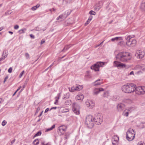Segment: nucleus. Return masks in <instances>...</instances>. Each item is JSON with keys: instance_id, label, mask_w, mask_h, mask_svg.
Listing matches in <instances>:
<instances>
[{"instance_id": "obj_1", "label": "nucleus", "mask_w": 145, "mask_h": 145, "mask_svg": "<svg viewBox=\"0 0 145 145\" xmlns=\"http://www.w3.org/2000/svg\"><path fill=\"white\" fill-rule=\"evenodd\" d=\"M103 121V117L100 114H98L93 117L91 115L88 116L86 119V123L89 128H92L94 125V123L97 125L101 124Z\"/></svg>"}, {"instance_id": "obj_2", "label": "nucleus", "mask_w": 145, "mask_h": 145, "mask_svg": "<svg viewBox=\"0 0 145 145\" xmlns=\"http://www.w3.org/2000/svg\"><path fill=\"white\" fill-rule=\"evenodd\" d=\"M116 59L123 62L127 61L131 58L130 54L128 52H121L116 56Z\"/></svg>"}, {"instance_id": "obj_3", "label": "nucleus", "mask_w": 145, "mask_h": 145, "mask_svg": "<svg viewBox=\"0 0 145 145\" xmlns=\"http://www.w3.org/2000/svg\"><path fill=\"white\" fill-rule=\"evenodd\" d=\"M135 85L133 83L127 84V85H124L122 86L121 89L123 91L126 93L133 92L135 90Z\"/></svg>"}, {"instance_id": "obj_4", "label": "nucleus", "mask_w": 145, "mask_h": 145, "mask_svg": "<svg viewBox=\"0 0 145 145\" xmlns=\"http://www.w3.org/2000/svg\"><path fill=\"white\" fill-rule=\"evenodd\" d=\"M135 131L133 129L129 128L126 133V138L129 141L132 140L134 139L135 135Z\"/></svg>"}, {"instance_id": "obj_5", "label": "nucleus", "mask_w": 145, "mask_h": 145, "mask_svg": "<svg viewBox=\"0 0 145 145\" xmlns=\"http://www.w3.org/2000/svg\"><path fill=\"white\" fill-rule=\"evenodd\" d=\"M133 37L129 35L127 38H125L127 41L126 42V45L129 46H133L135 45L137 41L136 40L133 39L131 41V39Z\"/></svg>"}, {"instance_id": "obj_6", "label": "nucleus", "mask_w": 145, "mask_h": 145, "mask_svg": "<svg viewBox=\"0 0 145 145\" xmlns=\"http://www.w3.org/2000/svg\"><path fill=\"white\" fill-rule=\"evenodd\" d=\"M105 63L102 62H98L91 67V69L95 71H99V68L103 66Z\"/></svg>"}, {"instance_id": "obj_7", "label": "nucleus", "mask_w": 145, "mask_h": 145, "mask_svg": "<svg viewBox=\"0 0 145 145\" xmlns=\"http://www.w3.org/2000/svg\"><path fill=\"white\" fill-rule=\"evenodd\" d=\"M72 110L73 112L76 115H78L80 113V106L76 103H74L72 105Z\"/></svg>"}, {"instance_id": "obj_8", "label": "nucleus", "mask_w": 145, "mask_h": 145, "mask_svg": "<svg viewBox=\"0 0 145 145\" xmlns=\"http://www.w3.org/2000/svg\"><path fill=\"white\" fill-rule=\"evenodd\" d=\"M134 91L136 94L138 95L144 94L145 93V87H135Z\"/></svg>"}, {"instance_id": "obj_9", "label": "nucleus", "mask_w": 145, "mask_h": 145, "mask_svg": "<svg viewBox=\"0 0 145 145\" xmlns=\"http://www.w3.org/2000/svg\"><path fill=\"white\" fill-rule=\"evenodd\" d=\"M144 52L143 51L140 50H138L136 51L135 53V56L138 58L142 59L144 56Z\"/></svg>"}, {"instance_id": "obj_10", "label": "nucleus", "mask_w": 145, "mask_h": 145, "mask_svg": "<svg viewBox=\"0 0 145 145\" xmlns=\"http://www.w3.org/2000/svg\"><path fill=\"white\" fill-rule=\"evenodd\" d=\"M83 88V86L78 85L76 86L72 87L71 88H69V89L70 91L73 92L75 91H79L81 90Z\"/></svg>"}, {"instance_id": "obj_11", "label": "nucleus", "mask_w": 145, "mask_h": 145, "mask_svg": "<svg viewBox=\"0 0 145 145\" xmlns=\"http://www.w3.org/2000/svg\"><path fill=\"white\" fill-rule=\"evenodd\" d=\"M58 134L60 135H63L66 130V127L63 125L60 126L58 128Z\"/></svg>"}, {"instance_id": "obj_12", "label": "nucleus", "mask_w": 145, "mask_h": 145, "mask_svg": "<svg viewBox=\"0 0 145 145\" xmlns=\"http://www.w3.org/2000/svg\"><path fill=\"white\" fill-rule=\"evenodd\" d=\"M86 106L89 108H92L95 106L94 102L91 100H87L86 102Z\"/></svg>"}, {"instance_id": "obj_13", "label": "nucleus", "mask_w": 145, "mask_h": 145, "mask_svg": "<svg viewBox=\"0 0 145 145\" xmlns=\"http://www.w3.org/2000/svg\"><path fill=\"white\" fill-rule=\"evenodd\" d=\"M114 66L115 67H120L121 68H125L126 65L125 64L121 63L117 61H114Z\"/></svg>"}, {"instance_id": "obj_14", "label": "nucleus", "mask_w": 145, "mask_h": 145, "mask_svg": "<svg viewBox=\"0 0 145 145\" xmlns=\"http://www.w3.org/2000/svg\"><path fill=\"white\" fill-rule=\"evenodd\" d=\"M117 109L119 111L121 112L123 110L125 107V105L123 103L118 104L116 106Z\"/></svg>"}, {"instance_id": "obj_15", "label": "nucleus", "mask_w": 145, "mask_h": 145, "mask_svg": "<svg viewBox=\"0 0 145 145\" xmlns=\"http://www.w3.org/2000/svg\"><path fill=\"white\" fill-rule=\"evenodd\" d=\"M112 143L113 145H116L118 144L119 140V137L117 136H114L112 138Z\"/></svg>"}, {"instance_id": "obj_16", "label": "nucleus", "mask_w": 145, "mask_h": 145, "mask_svg": "<svg viewBox=\"0 0 145 145\" xmlns=\"http://www.w3.org/2000/svg\"><path fill=\"white\" fill-rule=\"evenodd\" d=\"M104 89L102 88H95L93 90V93L94 95H97L101 91H103Z\"/></svg>"}, {"instance_id": "obj_17", "label": "nucleus", "mask_w": 145, "mask_h": 145, "mask_svg": "<svg viewBox=\"0 0 145 145\" xmlns=\"http://www.w3.org/2000/svg\"><path fill=\"white\" fill-rule=\"evenodd\" d=\"M103 80L102 79H99L96 80L93 83V84L94 86H95L100 85L103 84Z\"/></svg>"}, {"instance_id": "obj_18", "label": "nucleus", "mask_w": 145, "mask_h": 145, "mask_svg": "<svg viewBox=\"0 0 145 145\" xmlns=\"http://www.w3.org/2000/svg\"><path fill=\"white\" fill-rule=\"evenodd\" d=\"M84 98V96L82 94H80L77 95L76 97V99L77 100H78L79 102H82Z\"/></svg>"}, {"instance_id": "obj_19", "label": "nucleus", "mask_w": 145, "mask_h": 145, "mask_svg": "<svg viewBox=\"0 0 145 145\" xmlns=\"http://www.w3.org/2000/svg\"><path fill=\"white\" fill-rule=\"evenodd\" d=\"M122 38L121 37H116L111 39V40L112 42H114L115 41L122 40Z\"/></svg>"}, {"instance_id": "obj_20", "label": "nucleus", "mask_w": 145, "mask_h": 145, "mask_svg": "<svg viewBox=\"0 0 145 145\" xmlns=\"http://www.w3.org/2000/svg\"><path fill=\"white\" fill-rule=\"evenodd\" d=\"M70 95L69 93H67L65 94L63 97V99H66L69 98L70 97Z\"/></svg>"}, {"instance_id": "obj_21", "label": "nucleus", "mask_w": 145, "mask_h": 145, "mask_svg": "<svg viewBox=\"0 0 145 145\" xmlns=\"http://www.w3.org/2000/svg\"><path fill=\"white\" fill-rule=\"evenodd\" d=\"M108 96H109V93L108 91L104 92L103 95V97H107Z\"/></svg>"}, {"instance_id": "obj_22", "label": "nucleus", "mask_w": 145, "mask_h": 145, "mask_svg": "<svg viewBox=\"0 0 145 145\" xmlns=\"http://www.w3.org/2000/svg\"><path fill=\"white\" fill-rule=\"evenodd\" d=\"M72 103V101L71 100H68L66 101L65 102V104L67 105H71Z\"/></svg>"}, {"instance_id": "obj_23", "label": "nucleus", "mask_w": 145, "mask_h": 145, "mask_svg": "<svg viewBox=\"0 0 145 145\" xmlns=\"http://www.w3.org/2000/svg\"><path fill=\"white\" fill-rule=\"evenodd\" d=\"M71 46L70 45H67L65 46L63 49L62 50V52H65V51L68 50L70 47Z\"/></svg>"}, {"instance_id": "obj_24", "label": "nucleus", "mask_w": 145, "mask_h": 145, "mask_svg": "<svg viewBox=\"0 0 145 145\" xmlns=\"http://www.w3.org/2000/svg\"><path fill=\"white\" fill-rule=\"evenodd\" d=\"M101 7V5H98L95 7L94 8V9L95 10L98 11Z\"/></svg>"}, {"instance_id": "obj_25", "label": "nucleus", "mask_w": 145, "mask_h": 145, "mask_svg": "<svg viewBox=\"0 0 145 145\" xmlns=\"http://www.w3.org/2000/svg\"><path fill=\"white\" fill-rule=\"evenodd\" d=\"M7 55L8 54H7V52H5L4 51L2 55V57L3 58H4V59H5L7 57Z\"/></svg>"}, {"instance_id": "obj_26", "label": "nucleus", "mask_w": 145, "mask_h": 145, "mask_svg": "<svg viewBox=\"0 0 145 145\" xmlns=\"http://www.w3.org/2000/svg\"><path fill=\"white\" fill-rule=\"evenodd\" d=\"M41 134V132L40 131H39L33 137L34 138L36 137L40 136Z\"/></svg>"}, {"instance_id": "obj_27", "label": "nucleus", "mask_w": 145, "mask_h": 145, "mask_svg": "<svg viewBox=\"0 0 145 145\" xmlns=\"http://www.w3.org/2000/svg\"><path fill=\"white\" fill-rule=\"evenodd\" d=\"M55 127V125H53L50 128L46 130V131H50L51 130H52V129H53Z\"/></svg>"}, {"instance_id": "obj_28", "label": "nucleus", "mask_w": 145, "mask_h": 145, "mask_svg": "<svg viewBox=\"0 0 145 145\" xmlns=\"http://www.w3.org/2000/svg\"><path fill=\"white\" fill-rule=\"evenodd\" d=\"M33 144L35 145H37L39 144V141L38 139H35L33 142Z\"/></svg>"}, {"instance_id": "obj_29", "label": "nucleus", "mask_w": 145, "mask_h": 145, "mask_svg": "<svg viewBox=\"0 0 145 145\" xmlns=\"http://www.w3.org/2000/svg\"><path fill=\"white\" fill-rule=\"evenodd\" d=\"M26 30V29H21L18 32L20 34H21L22 33H24L25 32V31Z\"/></svg>"}, {"instance_id": "obj_30", "label": "nucleus", "mask_w": 145, "mask_h": 145, "mask_svg": "<svg viewBox=\"0 0 145 145\" xmlns=\"http://www.w3.org/2000/svg\"><path fill=\"white\" fill-rule=\"evenodd\" d=\"M127 110H125L123 112V115L124 116L127 117L129 115V112H126Z\"/></svg>"}, {"instance_id": "obj_31", "label": "nucleus", "mask_w": 145, "mask_h": 145, "mask_svg": "<svg viewBox=\"0 0 145 145\" xmlns=\"http://www.w3.org/2000/svg\"><path fill=\"white\" fill-rule=\"evenodd\" d=\"M65 18V17L64 16V15L61 14L57 18V20H59L60 19H63Z\"/></svg>"}, {"instance_id": "obj_32", "label": "nucleus", "mask_w": 145, "mask_h": 145, "mask_svg": "<svg viewBox=\"0 0 145 145\" xmlns=\"http://www.w3.org/2000/svg\"><path fill=\"white\" fill-rule=\"evenodd\" d=\"M89 14L91 15H95L96 14V12L91 10L89 12Z\"/></svg>"}, {"instance_id": "obj_33", "label": "nucleus", "mask_w": 145, "mask_h": 145, "mask_svg": "<svg viewBox=\"0 0 145 145\" xmlns=\"http://www.w3.org/2000/svg\"><path fill=\"white\" fill-rule=\"evenodd\" d=\"M65 137L64 138L65 140H67L69 136V134L67 133H66L65 135Z\"/></svg>"}, {"instance_id": "obj_34", "label": "nucleus", "mask_w": 145, "mask_h": 145, "mask_svg": "<svg viewBox=\"0 0 145 145\" xmlns=\"http://www.w3.org/2000/svg\"><path fill=\"white\" fill-rule=\"evenodd\" d=\"M71 12H70V11H67V13H66V12H65V14H66V16H65V18H66L70 14Z\"/></svg>"}, {"instance_id": "obj_35", "label": "nucleus", "mask_w": 145, "mask_h": 145, "mask_svg": "<svg viewBox=\"0 0 145 145\" xmlns=\"http://www.w3.org/2000/svg\"><path fill=\"white\" fill-rule=\"evenodd\" d=\"M133 109V108L131 107L129 108L128 109H126V110H127V111H128L129 112H131L132 111Z\"/></svg>"}, {"instance_id": "obj_36", "label": "nucleus", "mask_w": 145, "mask_h": 145, "mask_svg": "<svg viewBox=\"0 0 145 145\" xmlns=\"http://www.w3.org/2000/svg\"><path fill=\"white\" fill-rule=\"evenodd\" d=\"M25 56L27 59H28L29 58V56L27 53H26L25 54Z\"/></svg>"}, {"instance_id": "obj_37", "label": "nucleus", "mask_w": 145, "mask_h": 145, "mask_svg": "<svg viewBox=\"0 0 145 145\" xmlns=\"http://www.w3.org/2000/svg\"><path fill=\"white\" fill-rule=\"evenodd\" d=\"M24 71H22V72L20 73L19 76V77L20 78H21L23 74H24Z\"/></svg>"}, {"instance_id": "obj_38", "label": "nucleus", "mask_w": 145, "mask_h": 145, "mask_svg": "<svg viewBox=\"0 0 145 145\" xmlns=\"http://www.w3.org/2000/svg\"><path fill=\"white\" fill-rule=\"evenodd\" d=\"M7 122L5 120H4L2 123V125L3 126H4L7 124Z\"/></svg>"}, {"instance_id": "obj_39", "label": "nucleus", "mask_w": 145, "mask_h": 145, "mask_svg": "<svg viewBox=\"0 0 145 145\" xmlns=\"http://www.w3.org/2000/svg\"><path fill=\"white\" fill-rule=\"evenodd\" d=\"M61 96V94L60 93H58L57 95V96L55 97V99H59L60 97Z\"/></svg>"}, {"instance_id": "obj_40", "label": "nucleus", "mask_w": 145, "mask_h": 145, "mask_svg": "<svg viewBox=\"0 0 145 145\" xmlns=\"http://www.w3.org/2000/svg\"><path fill=\"white\" fill-rule=\"evenodd\" d=\"M12 68L11 67L8 70V72L9 73H11L12 72Z\"/></svg>"}, {"instance_id": "obj_41", "label": "nucleus", "mask_w": 145, "mask_h": 145, "mask_svg": "<svg viewBox=\"0 0 145 145\" xmlns=\"http://www.w3.org/2000/svg\"><path fill=\"white\" fill-rule=\"evenodd\" d=\"M31 10H36L37 9V7H35V6H34L32 7L31 8Z\"/></svg>"}, {"instance_id": "obj_42", "label": "nucleus", "mask_w": 145, "mask_h": 145, "mask_svg": "<svg viewBox=\"0 0 145 145\" xmlns=\"http://www.w3.org/2000/svg\"><path fill=\"white\" fill-rule=\"evenodd\" d=\"M10 13H11V12L10 11H8L5 12V14L6 15H9L10 14Z\"/></svg>"}, {"instance_id": "obj_43", "label": "nucleus", "mask_w": 145, "mask_h": 145, "mask_svg": "<svg viewBox=\"0 0 145 145\" xmlns=\"http://www.w3.org/2000/svg\"><path fill=\"white\" fill-rule=\"evenodd\" d=\"M63 112H66L69 111V109H64L63 110Z\"/></svg>"}, {"instance_id": "obj_44", "label": "nucleus", "mask_w": 145, "mask_h": 145, "mask_svg": "<svg viewBox=\"0 0 145 145\" xmlns=\"http://www.w3.org/2000/svg\"><path fill=\"white\" fill-rule=\"evenodd\" d=\"M8 76H6L5 78L4 81L3 82L4 83L6 81V80H7L8 79Z\"/></svg>"}, {"instance_id": "obj_45", "label": "nucleus", "mask_w": 145, "mask_h": 145, "mask_svg": "<svg viewBox=\"0 0 145 145\" xmlns=\"http://www.w3.org/2000/svg\"><path fill=\"white\" fill-rule=\"evenodd\" d=\"M19 27V26L18 25H16L14 26V29H17Z\"/></svg>"}, {"instance_id": "obj_46", "label": "nucleus", "mask_w": 145, "mask_h": 145, "mask_svg": "<svg viewBox=\"0 0 145 145\" xmlns=\"http://www.w3.org/2000/svg\"><path fill=\"white\" fill-rule=\"evenodd\" d=\"M41 144L42 145H50V144L49 143H48L45 144L44 142H42Z\"/></svg>"}, {"instance_id": "obj_47", "label": "nucleus", "mask_w": 145, "mask_h": 145, "mask_svg": "<svg viewBox=\"0 0 145 145\" xmlns=\"http://www.w3.org/2000/svg\"><path fill=\"white\" fill-rule=\"evenodd\" d=\"M90 22V21H89V20H88L87 21H86V23H85V25L88 24L89 22Z\"/></svg>"}, {"instance_id": "obj_48", "label": "nucleus", "mask_w": 145, "mask_h": 145, "mask_svg": "<svg viewBox=\"0 0 145 145\" xmlns=\"http://www.w3.org/2000/svg\"><path fill=\"white\" fill-rule=\"evenodd\" d=\"M30 37L31 38L33 39L35 38V36L33 34H30Z\"/></svg>"}, {"instance_id": "obj_49", "label": "nucleus", "mask_w": 145, "mask_h": 145, "mask_svg": "<svg viewBox=\"0 0 145 145\" xmlns=\"http://www.w3.org/2000/svg\"><path fill=\"white\" fill-rule=\"evenodd\" d=\"M92 18H93L92 16H90L88 20H89V21H90L92 20Z\"/></svg>"}, {"instance_id": "obj_50", "label": "nucleus", "mask_w": 145, "mask_h": 145, "mask_svg": "<svg viewBox=\"0 0 145 145\" xmlns=\"http://www.w3.org/2000/svg\"><path fill=\"white\" fill-rule=\"evenodd\" d=\"M4 101V100L2 98H0V103L3 102Z\"/></svg>"}, {"instance_id": "obj_51", "label": "nucleus", "mask_w": 145, "mask_h": 145, "mask_svg": "<svg viewBox=\"0 0 145 145\" xmlns=\"http://www.w3.org/2000/svg\"><path fill=\"white\" fill-rule=\"evenodd\" d=\"M137 145H143L142 142H139Z\"/></svg>"}, {"instance_id": "obj_52", "label": "nucleus", "mask_w": 145, "mask_h": 145, "mask_svg": "<svg viewBox=\"0 0 145 145\" xmlns=\"http://www.w3.org/2000/svg\"><path fill=\"white\" fill-rule=\"evenodd\" d=\"M123 41H121L119 43H118V45H121L122 44Z\"/></svg>"}, {"instance_id": "obj_53", "label": "nucleus", "mask_w": 145, "mask_h": 145, "mask_svg": "<svg viewBox=\"0 0 145 145\" xmlns=\"http://www.w3.org/2000/svg\"><path fill=\"white\" fill-rule=\"evenodd\" d=\"M15 139H14V140H12L11 142V144L10 145H12L15 142Z\"/></svg>"}, {"instance_id": "obj_54", "label": "nucleus", "mask_w": 145, "mask_h": 145, "mask_svg": "<svg viewBox=\"0 0 145 145\" xmlns=\"http://www.w3.org/2000/svg\"><path fill=\"white\" fill-rule=\"evenodd\" d=\"M49 110V108H47L45 110V112H44L45 113H46L47 112H48Z\"/></svg>"}, {"instance_id": "obj_55", "label": "nucleus", "mask_w": 145, "mask_h": 145, "mask_svg": "<svg viewBox=\"0 0 145 145\" xmlns=\"http://www.w3.org/2000/svg\"><path fill=\"white\" fill-rule=\"evenodd\" d=\"M44 42H45V41H44V40H41V43H40V44H42L43 43H44Z\"/></svg>"}, {"instance_id": "obj_56", "label": "nucleus", "mask_w": 145, "mask_h": 145, "mask_svg": "<svg viewBox=\"0 0 145 145\" xmlns=\"http://www.w3.org/2000/svg\"><path fill=\"white\" fill-rule=\"evenodd\" d=\"M57 108V107H52L51 109H50V110H51L52 109H56Z\"/></svg>"}, {"instance_id": "obj_57", "label": "nucleus", "mask_w": 145, "mask_h": 145, "mask_svg": "<svg viewBox=\"0 0 145 145\" xmlns=\"http://www.w3.org/2000/svg\"><path fill=\"white\" fill-rule=\"evenodd\" d=\"M40 5L39 4H37L36 6H35V7H37V8H39L40 7Z\"/></svg>"}, {"instance_id": "obj_58", "label": "nucleus", "mask_w": 145, "mask_h": 145, "mask_svg": "<svg viewBox=\"0 0 145 145\" xmlns=\"http://www.w3.org/2000/svg\"><path fill=\"white\" fill-rule=\"evenodd\" d=\"M4 59H5L4 58H3L2 57H1L0 58V61H2V60H3Z\"/></svg>"}, {"instance_id": "obj_59", "label": "nucleus", "mask_w": 145, "mask_h": 145, "mask_svg": "<svg viewBox=\"0 0 145 145\" xmlns=\"http://www.w3.org/2000/svg\"><path fill=\"white\" fill-rule=\"evenodd\" d=\"M130 75L134 74V72L133 71H131L130 73Z\"/></svg>"}, {"instance_id": "obj_60", "label": "nucleus", "mask_w": 145, "mask_h": 145, "mask_svg": "<svg viewBox=\"0 0 145 145\" xmlns=\"http://www.w3.org/2000/svg\"><path fill=\"white\" fill-rule=\"evenodd\" d=\"M25 87V85H23V88L20 91V92H21L22 90H23V89H24Z\"/></svg>"}, {"instance_id": "obj_61", "label": "nucleus", "mask_w": 145, "mask_h": 145, "mask_svg": "<svg viewBox=\"0 0 145 145\" xmlns=\"http://www.w3.org/2000/svg\"><path fill=\"white\" fill-rule=\"evenodd\" d=\"M3 27H0V31H1L3 29Z\"/></svg>"}, {"instance_id": "obj_62", "label": "nucleus", "mask_w": 145, "mask_h": 145, "mask_svg": "<svg viewBox=\"0 0 145 145\" xmlns=\"http://www.w3.org/2000/svg\"><path fill=\"white\" fill-rule=\"evenodd\" d=\"M43 111H42L40 113V115H39L38 116V117H40V116L42 114V112H43Z\"/></svg>"}, {"instance_id": "obj_63", "label": "nucleus", "mask_w": 145, "mask_h": 145, "mask_svg": "<svg viewBox=\"0 0 145 145\" xmlns=\"http://www.w3.org/2000/svg\"><path fill=\"white\" fill-rule=\"evenodd\" d=\"M8 33H10V34H13V32L12 31H8Z\"/></svg>"}, {"instance_id": "obj_64", "label": "nucleus", "mask_w": 145, "mask_h": 145, "mask_svg": "<svg viewBox=\"0 0 145 145\" xmlns=\"http://www.w3.org/2000/svg\"><path fill=\"white\" fill-rule=\"evenodd\" d=\"M142 6H144V8H145V2L144 3L142 4Z\"/></svg>"}]
</instances>
